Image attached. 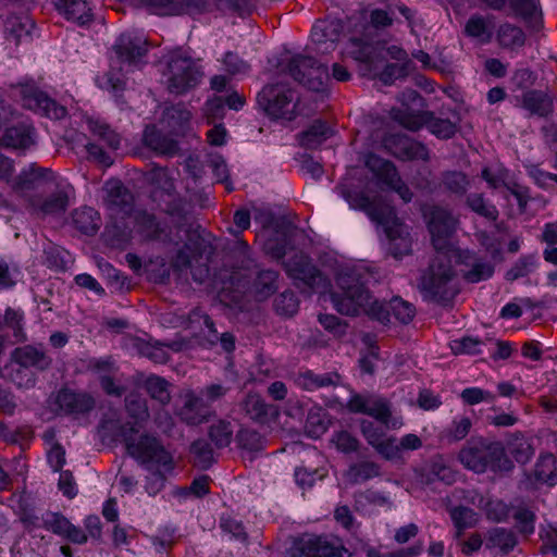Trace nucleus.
I'll list each match as a JSON object with an SVG mask.
<instances>
[{
    "label": "nucleus",
    "mask_w": 557,
    "mask_h": 557,
    "mask_svg": "<svg viewBox=\"0 0 557 557\" xmlns=\"http://www.w3.org/2000/svg\"><path fill=\"white\" fill-rule=\"evenodd\" d=\"M171 219V225L164 227L157 216L147 211H139L135 216L138 233L147 240L178 245L183 244L171 261V267L180 275L190 272L191 278L197 283L206 282L210 276V269L203 260L206 243L199 232L190 212L186 210V201L175 198L165 202V206H157Z\"/></svg>",
    "instance_id": "nucleus-1"
},
{
    "label": "nucleus",
    "mask_w": 557,
    "mask_h": 557,
    "mask_svg": "<svg viewBox=\"0 0 557 557\" xmlns=\"http://www.w3.org/2000/svg\"><path fill=\"white\" fill-rule=\"evenodd\" d=\"M372 276L363 268L342 269L336 275L339 293H332L331 299L336 310L345 315H358L361 311L383 324L389 322L391 313L403 324H408L416 315L412 304L394 297L388 305L372 300L368 288Z\"/></svg>",
    "instance_id": "nucleus-2"
},
{
    "label": "nucleus",
    "mask_w": 557,
    "mask_h": 557,
    "mask_svg": "<svg viewBox=\"0 0 557 557\" xmlns=\"http://www.w3.org/2000/svg\"><path fill=\"white\" fill-rule=\"evenodd\" d=\"M455 272L451 265V256L436 253L428 269L423 272L419 288L424 297L442 306H449L459 289L453 283Z\"/></svg>",
    "instance_id": "nucleus-3"
},
{
    "label": "nucleus",
    "mask_w": 557,
    "mask_h": 557,
    "mask_svg": "<svg viewBox=\"0 0 557 557\" xmlns=\"http://www.w3.org/2000/svg\"><path fill=\"white\" fill-rule=\"evenodd\" d=\"M136 433L137 430L129 423L120 429V435L129 456L144 465L172 466V455L156 436L147 433L136 436Z\"/></svg>",
    "instance_id": "nucleus-4"
},
{
    "label": "nucleus",
    "mask_w": 557,
    "mask_h": 557,
    "mask_svg": "<svg viewBox=\"0 0 557 557\" xmlns=\"http://www.w3.org/2000/svg\"><path fill=\"white\" fill-rule=\"evenodd\" d=\"M422 213L432 238L436 253H455L450 238L456 232L458 219L447 208L437 205H425Z\"/></svg>",
    "instance_id": "nucleus-5"
},
{
    "label": "nucleus",
    "mask_w": 557,
    "mask_h": 557,
    "mask_svg": "<svg viewBox=\"0 0 557 557\" xmlns=\"http://www.w3.org/2000/svg\"><path fill=\"white\" fill-rule=\"evenodd\" d=\"M283 264L287 274L296 281V286L304 292L308 289V292L324 293L330 286L327 277L302 252H296Z\"/></svg>",
    "instance_id": "nucleus-6"
},
{
    "label": "nucleus",
    "mask_w": 557,
    "mask_h": 557,
    "mask_svg": "<svg viewBox=\"0 0 557 557\" xmlns=\"http://www.w3.org/2000/svg\"><path fill=\"white\" fill-rule=\"evenodd\" d=\"M289 75L309 90L321 91L329 81L327 67L313 57L297 54L287 65Z\"/></svg>",
    "instance_id": "nucleus-7"
},
{
    "label": "nucleus",
    "mask_w": 557,
    "mask_h": 557,
    "mask_svg": "<svg viewBox=\"0 0 557 557\" xmlns=\"http://www.w3.org/2000/svg\"><path fill=\"white\" fill-rule=\"evenodd\" d=\"M398 124L410 132H417L423 126L438 138L449 139L458 132V124L448 119L435 117L432 111H424L418 114L403 113L396 111Z\"/></svg>",
    "instance_id": "nucleus-8"
},
{
    "label": "nucleus",
    "mask_w": 557,
    "mask_h": 557,
    "mask_svg": "<svg viewBox=\"0 0 557 557\" xmlns=\"http://www.w3.org/2000/svg\"><path fill=\"white\" fill-rule=\"evenodd\" d=\"M499 454L500 442L479 437L468 441L460 449L458 458L466 468L482 473L490 467L492 458Z\"/></svg>",
    "instance_id": "nucleus-9"
},
{
    "label": "nucleus",
    "mask_w": 557,
    "mask_h": 557,
    "mask_svg": "<svg viewBox=\"0 0 557 557\" xmlns=\"http://www.w3.org/2000/svg\"><path fill=\"white\" fill-rule=\"evenodd\" d=\"M292 89L283 84H269L258 94L257 101L269 115L292 119L294 111Z\"/></svg>",
    "instance_id": "nucleus-10"
},
{
    "label": "nucleus",
    "mask_w": 557,
    "mask_h": 557,
    "mask_svg": "<svg viewBox=\"0 0 557 557\" xmlns=\"http://www.w3.org/2000/svg\"><path fill=\"white\" fill-rule=\"evenodd\" d=\"M384 148L401 161H429L430 153L426 146L405 134H389L383 138Z\"/></svg>",
    "instance_id": "nucleus-11"
},
{
    "label": "nucleus",
    "mask_w": 557,
    "mask_h": 557,
    "mask_svg": "<svg viewBox=\"0 0 557 557\" xmlns=\"http://www.w3.org/2000/svg\"><path fill=\"white\" fill-rule=\"evenodd\" d=\"M168 71L170 73L169 90L173 94L181 95L198 83L199 72L190 58L171 57Z\"/></svg>",
    "instance_id": "nucleus-12"
},
{
    "label": "nucleus",
    "mask_w": 557,
    "mask_h": 557,
    "mask_svg": "<svg viewBox=\"0 0 557 557\" xmlns=\"http://www.w3.org/2000/svg\"><path fill=\"white\" fill-rule=\"evenodd\" d=\"M338 190L351 208L364 211L377 224L394 218V208L387 203L371 200L366 194L351 191L346 186H339Z\"/></svg>",
    "instance_id": "nucleus-13"
},
{
    "label": "nucleus",
    "mask_w": 557,
    "mask_h": 557,
    "mask_svg": "<svg viewBox=\"0 0 557 557\" xmlns=\"http://www.w3.org/2000/svg\"><path fill=\"white\" fill-rule=\"evenodd\" d=\"M52 186H57L52 171L33 164L28 171L22 172L15 178L13 188L22 195H27L33 191L45 193Z\"/></svg>",
    "instance_id": "nucleus-14"
},
{
    "label": "nucleus",
    "mask_w": 557,
    "mask_h": 557,
    "mask_svg": "<svg viewBox=\"0 0 557 557\" xmlns=\"http://www.w3.org/2000/svg\"><path fill=\"white\" fill-rule=\"evenodd\" d=\"M145 178L153 186L151 198L157 206H165V202L181 198L176 193L174 181L169 175L166 168L151 164L150 169L145 172Z\"/></svg>",
    "instance_id": "nucleus-15"
},
{
    "label": "nucleus",
    "mask_w": 557,
    "mask_h": 557,
    "mask_svg": "<svg viewBox=\"0 0 557 557\" xmlns=\"http://www.w3.org/2000/svg\"><path fill=\"white\" fill-rule=\"evenodd\" d=\"M344 33V24L338 18L319 20L313 25L311 37L322 53L335 49Z\"/></svg>",
    "instance_id": "nucleus-16"
},
{
    "label": "nucleus",
    "mask_w": 557,
    "mask_h": 557,
    "mask_svg": "<svg viewBox=\"0 0 557 557\" xmlns=\"http://www.w3.org/2000/svg\"><path fill=\"white\" fill-rule=\"evenodd\" d=\"M21 95L25 106L33 110H39L50 119L60 120L66 115V109L59 106L53 99L45 92L38 90L33 85H21Z\"/></svg>",
    "instance_id": "nucleus-17"
},
{
    "label": "nucleus",
    "mask_w": 557,
    "mask_h": 557,
    "mask_svg": "<svg viewBox=\"0 0 557 557\" xmlns=\"http://www.w3.org/2000/svg\"><path fill=\"white\" fill-rule=\"evenodd\" d=\"M292 557H350L343 546H336L321 537L300 541L294 548Z\"/></svg>",
    "instance_id": "nucleus-18"
},
{
    "label": "nucleus",
    "mask_w": 557,
    "mask_h": 557,
    "mask_svg": "<svg viewBox=\"0 0 557 557\" xmlns=\"http://www.w3.org/2000/svg\"><path fill=\"white\" fill-rule=\"evenodd\" d=\"M213 413L214 412L210 405L202 396H197L194 393H187L185 396V403L178 411V417L188 425H199L208 422Z\"/></svg>",
    "instance_id": "nucleus-19"
},
{
    "label": "nucleus",
    "mask_w": 557,
    "mask_h": 557,
    "mask_svg": "<svg viewBox=\"0 0 557 557\" xmlns=\"http://www.w3.org/2000/svg\"><path fill=\"white\" fill-rule=\"evenodd\" d=\"M104 203L113 212L128 213L133 209L134 196L119 180H110L104 184Z\"/></svg>",
    "instance_id": "nucleus-20"
},
{
    "label": "nucleus",
    "mask_w": 557,
    "mask_h": 557,
    "mask_svg": "<svg viewBox=\"0 0 557 557\" xmlns=\"http://www.w3.org/2000/svg\"><path fill=\"white\" fill-rule=\"evenodd\" d=\"M11 360L20 366V369L16 370V374H21L23 370H27L29 368L45 371L52 363V359L47 356L45 351L39 350L32 345L16 347L11 354Z\"/></svg>",
    "instance_id": "nucleus-21"
},
{
    "label": "nucleus",
    "mask_w": 557,
    "mask_h": 557,
    "mask_svg": "<svg viewBox=\"0 0 557 557\" xmlns=\"http://www.w3.org/2000/svg\"><path fill=\"white\" fill-rule=\"evenodd\" d=\"M57 404L66 413L82 414L92 410L96 401L88 393L63 388L58 393Z\"/></svg>",
    "instance_id": "nucleus-22"
},
{
    "label": "nucleus",
    "mask_w": 557,
    "mask_h": 557,
    "mask_svg": "<svg viewBox=\"0 0 557 557\" xmlns=\"http://www.w3.org/2000/svg\"><path fill=\"white\" fill-rule=\"evenodd\" d=\"M384 227V232L389 240V251L395 258H400L410 252V239L405 235L403 223L396 215L386 223H380Z\"/></svg>",
    "instance_id": "nucleus-23"
},
{
    "label": "nucleus",
    "mask_w": 557,
    "mask_h": 557,
    "mask_svg": "<svg viewBox=\"0 0 557 557\" xmlns=\"http://www.w3.org/2000/svg\"><path fill=\"white\" fill-rule=\"evenodd\" d=\"M240 409L252 421L265 424L277 416L274 406L268 405L259 394H248L239 404Z\"/></svg>",
    "instance_id": "nucleus-24"
},
{
    "label": "nucleus",
    "mask_w": 557,
    "mask_h": 557,
    "mask_svg": "<svg viewBox=\"0 0 557 557\" xmlns=\"http://www.w3.org/2000/svg\"><path fill=\"white\" fill-rule=\"evenodd\" d=\"M29 205L35 212L42 215L59 214L66 211L69 196L64 190L54 191L45 199L41 195L36 194L29 198Z\"/></svg>",
    "instance_id": "nucleus-25"
},
{
    "label": "nucleus",
    "mask_w": 557,
    "mask_h": 557,
    "mask_svg": "<svg viewBox=\"0 0 557 557\" xmlns=\"http://www.w3.org/2000/svg\"><path fill=\"white\" fill-rule=\"evenodd\" d=\"M366 166L374 174V176L387 187H392L395 183L400 182L399 173L395 164L374 153H370L366 159Z\"/></svg>",
    "instance_id": "nucleus-26"
},
{
    "label": "nucleus",
    "mask_w": 557,
    "mask_h": 557,
    "mask_svg": "<svg viewBox=\"0 0 557 557\" xmlns=\"http://www.w3.org/2000/svg\"><path fill=\"white\" fill-rule=\"evenodd\" d=\"M190 117L191 113L186 107L183 103H177L164 109L162 123L166 125L171 134L183 136L188 129Z\"/></svg>",
    "instance_id": "nucleus-27"
},
{
    "label": "nucleus",
    "mask_w": 557,
    "mask_h": 557,
    "mask_svg": "<svg viewBox=\"0 0 557 557\" xmlns=\"http://www.w3.org/2000/svg\"><path fill=\"white\" fill-rule=\"evenodd\" d=\"M144 143L147 147L163 156L172 157L180 152L177 141L161 133L154 125L145 128Z\"/></svg>",
    "instance_id": "nucleus-28"
},
{
    "label": "nucleus",
    "mask_w": 557,
    "mask_h": 557,
    "mask_svg": "<svg viewBox=\"0 0 557 557\" xmlns=\"http://www.w3.org/2000/svg\"><path fill=\"white\" fill-rule=\"evenodd\" d=\"M518 544V537L512 530L494 528L487 532L485 546L488 549H498L508 555Z\"/></svg>",
    "instance_id": "nucleus-29"
},
{
    "label": "nucleus",
    "mask_w": 557,
    "mask_h": 557,
    "mask_svg": "<svg viewBox=\"0 0 557 557\" xmlns=\"http://www.w3.org/2000/svg\"><path fill=\"white\" fill-rule=\"evenodd\" d=\"M55 8L62 12L67 20H72L79 25H85L91 21L90 9L86 0H53Z\"/></svg>",
    "instance_id": "nucleus-30"
},
{
    "label": "nucleus",
    "mask_w": 557,
    "mask_h": 557,
    "mask_svg": "<svg viewBox=\"0 0 557 557\" xmlns=\"http://www.w3.org/2000/svg\"><path fill=\"white\" fill-rule=\"evenodd\" d=\"M72 221L74 226L86 235H95L101 226L99 213L90 207L75 209L72 213Z\"/></svg>",
    "instance_id": "nucleus-31"
},
{
    "label": "nucleus",
    "mask_w": 557,
    "mask_h": 557,
    "mask_svg": "<svg viewBox=\"0 0 557 557\" xmlns=\"http://www.w3.org/2000/svg\"><path fill=\"white\" fill-rule=\"evenodd\" d=\"M332 135V131L322 120H315L299 137V144L307 149H314Z\"/></svg>",
    "instance_id": "nucleus-32"
},
{
    "label": "nucleus",
    "mask_w": 557,
    "mask_h": 557,
    "mask_svg": "<svg viewBox=\"0 0 557 557\" xmlns=\"http://www.w3.org/2000/svg\"><path fill=\"white\" fill-rule=\"evenodd\" d=\"M114 51L121 61L135 62L137 59L146 54L147 48L145 42L134 39L131 36H120L114 45Z\"/></svg>",
    "instance_id": "nucleus-33"
},
{
    "label": "nucleus",
    "mask_w": 557,
    "mask_h": 557,
    "mask_svg": "<svg viewBox=\"0 0 557 557\" xmlns=\"http://www.w3.org/2000/svg\"><path fill=\"white\" fill-rule=\"evenodd\" d=\"M523 107L532 114L547 116L553 112V98L541 90H530L523 94Z\"/></svg>",
    "instance_id": "nucleus-34"
},
{
    "label": "nucleus",
    "mask_w": 557,
    "mask_h": 557,
    "mask_svg": "<svg viewBox=\"0 0 557 557\" xmlns=\"http://www.w3.org/2000/svg\"><path fill=\"white\" fill-rule=\"evenodd\" d=\"M381 474V467L370 460L351 463L345 472V479L350 484H359Z\"/></svg>",
    "instance_id": "nucleus-35"
},
{
    "label": "nucleus",
    "mask_w": 557,
    "mask_h": 557,
    "mask_svg": "<svg viewBox=\"0 0 557 557\" xmlns=\"http://www.w3.org/2000/svg\"><path fill=\"white\" fill-rule=\"evenodd\" d=\"M171 383L162 376L151 374L149 375L143 387L151 399L158 401L162 407L171 403Z\"/></svg>",
    "instance_id": "nucleus-36"
},
{
    "label": "nucleus",
    "mask_w": 557,
    "mask_h": 557,
    "mask_svg": "<svg viewBox=\"0 0 557 557\" xmlns=\"http://www.w3.org/2000/svg\"><path fill=\"white\" fill-rule=\"evenodd\" d=\"M278 274L273 270L259 271L253 282V294L258 301H263L277 289Z\"/></svg>",
    "instance_id": "nucleus-37"
},
{
    "label": "nucleus",
    "mask_w": 557,
    "mask_h": 557,
    "mask_svg": "<svg viewBox=\"0 0 557 557\" xmlns=\"http://www.w3.org/2000/svg\"><path fill=\"white\" fill-rule=\"evenodd\" d=\"M534 478L537 482L549 486L557 484V459L553 454L540 456L534 468Z\"/></svg>",
    "instance_id": "nucleus-38"
},
{
    "label": "nucleus",
    "mask_w": 557,
    "mask_h": 557,
    "mask_svg": "<svg viewBox=\"0 0 557 557\" xmlns=\"http://www.w3.org/2000/svg\"><path fill=\"white\" fill-rule=\"evenodd\" d=\"M399 100L401 106L391 110V117L398 123L396 119V111L403 113L418 114L424 112L423 108L426 107L424 98L414 89H407L401 92Z\"/></svg>",
    "instance_id": "nucleus-39"
},
{
    "label": "nucleus",
    "mask_w": 557,
    "mask_h": 557,
    "mask_svg": "<svg viewBox=\"0 0 557 557\" xmlns=\"http://www.w3.org/2000/svg\"><path fill=\"white\" fill-rule=\"evenodd\" d=\"M0 144L7 148L25 149L33 144V139L28 128L20 125L7 128Z\"/></svg>",
    "instance_id": "nucleus-40"
},
{
    "label": "nucleus",
    "mask_w": 557,
    "mask_h": 557,
    "mask_svg": "<svg viewBox=\"0 0 557 557\" xmlns=\"http://www.w3.org/2000/svg\"><path fill=\"white\" fill-rule=\"evenodd\" d=\"M235 441L239 449L250 454L261 451L265 445V438L259 432L249 428H242L237 432Z\"/></svg>",
    "instance_id": "nucleus-41"
},
{
    "label": "nucleus",
    "mask_w": 557,
    "mask_h": 557,
    "mask_svg": "<svg viewBox=\"0 0 557 557\" xmlns=\"http://www.w3.org/2000/svg\"><path fill=\"white\" fill-rule=\"evenodd\" d=\"M509 454L519 462L527 463L534 454V448L521 433H515L507 444Z\"/></svg>",
    "instance_id": "nucleus-42"
},
{
    "label": "nucleus",
    "mask_w": 557,
    "mask_h": 557,
    "mask_svg": "<svg viewBox=\"0 0 557 557\" xmlns=\"http://www.w3.org/2000/svg\"><path fill=\"white\" fill-rule=\"evenodd\" d=\"M476 513L467 506H457L450 510V518L456 528V539H460L466 529L474 527Z\"/></svg>",
    "instance_id": "nucleus-43"
},
{
    "label": "nucleus",
    "mask_w": 557,
    "mask_h": 557,
    "mask_svg": "<svg viewBox=\"0 0 557 557\" xmlns=\"http://www.w3.org/2000/svg\"><path fill=\"white\" fill-rule=\"evenodd\" d=\"M29 27H32V23L28 18L11 15L5 20L4 33L8 39H12L15 45H18L23 36L29 35Z\"/></svg>",
    "instance_id": "nucleus-44"
},
{
    "label": "nucleus",
    "mask_w": 557,
    "mask_h": 557,
    "mask_svg": "<svg viewBox=\"0 0 557 557\" xmlns=\"http://www.w3.org/2000/svg\"><path fill=\"white\" fill-rule=\"evenodd\" d=\"M190 454L194 458V463L200 469H208L214 461L213 450L206 440L199 438L190 445Z\"/></svg>",
    "instance_id": "nucleus-45"
},
{
    "label": "nucleus",
    "mask_w": 557,
    "mask_h": 557,
    "mask_svg": "<svg viewBox=\"0 0 557 557\" xmlns=\"http://www.w3.org/2000/svg\"><path fill=\"white\" fill-rule=\"evenodd\" d=\"M524 34L520 27L511 24H504L497 32V40L504 48H517L524 44Z\"/></svg>",
    "instance_id": "nucleus-46"
},
{
    "label": "nucleus",
    "mask_w": 557,
    "mask_h": 557,
    "mask_svg": "<svg viewBox=\"0 0 557 557\" xmlns=\"http://www.w3.org/2000/svg\"><path fill=\"white\" fill-rule=\"evenodd\" d=\"M208 435L216 448H225L231 444L233 438L232 423L230 421L219 420L209 428Z\"/></svg>",
    "instance_id": "nucleus-47"
},
{
    "label": "nucleus",
    "mask_w": 557,
    "mask_h": 557,
    "mask_svg": "<svg viewBox=\"0 0 557 557\" xmlns=\"http://www.w3.org/2000/svg\"><path fill=\"white\" fill-rule=\"evenodd\" d=\"M442 184L446 190L461 197L467 193L470 182L460 171H447L443 173Z\"/></svg>",
    "instance_id": "nucleus-48"
},
{
    "label": "nucleus",
    "mask_w": 557,
    "mask_h": 557,
    "mask_svg": "<svg viewBox=\"0 0 557 557\" xmlns=\"http://www.w3.org/2000/svg\"><path fill=\"white\" fill-rule=\"evenodd\" d=\"M467 205L473 212L490 221L495 222L498 219V210L495 206L488 205L485 201L483 194L469 195L467 197Z\"/></svg>",
    "instance_id": "nucleus-49"
},
{
    "label": "nucleus",
    "mask_w": 557,
    "mask_h": 557,
    "mask_svg": "<svg viewBox=\"0 0 557 557\" xmlns=\"http://www.w3.org/2000/svg\"><path fill=\"white\" fill-rule=\"evenodd\" d=\"M273 307L277 314L293 317L298 311L299 300L294 292L285 290L275 297Z\"/></svg>",
    "instance_id": "nucleus-50"
},
{
    "label": "nucleus",
    "mask_w": 557,
    "mask_h": 557,
    "mask_svg": "<svg viewBox=\"0 0 557 557\" xmlns=\"http://www.w3.org/2000/svg\"><path fill=\"white\" fill-rule=\"evenodd\" d=\"M293 226L290 224L282 223V236L283 238H269L264 244V250L271 255L274 259H282L286 255L287 239L286 237L292 235Z\"/></svg>",
    "instance_id": "nucleus-51"
},
{
    "label": "nucleus",
    "mask_w": 557,
    "mask_h": 557,
    "mask_svg": "<svg viewBox=\"0 0 557 557\" xmlns=\"http://www.w3.org/2000/svg\"><path fill=\"white\" fill-rule=\"evenodd\" d=\"M125 408L128 414L136 420L149 418L147 400L138 393L132 392L125 397Z\"/></svg>",
    "instance_id": "nucleus-52"
},
{
    "label": "nucleus",
    "mask_w": 557,
    "mask_h": 557,
    "mask_svg": "<svg viewBox=\"0 0 557 557\" xmlns=\"http://www.w3.org/2000/svg\"><path fill=\"white\" fill-rule=\"evenodd\" d=\"M351 42L357 47V49L350 52L354 60L363 64L364 69L362 71L366 74L367 72L372 71L373 66V49L371 48L370 42H363L362 39L352 38Z\"/></svg>",
    "instance_id": "nucleus-53"
},
{
    "label": "nucleus",
    "mask_w": 557,
    "mask_h": 557,
    "mask_svg": "<svg viewBox=\"0 0 557 557\" xmlns=\"http://www.w3.org/2000/svg\"><path fill=\"white\" fill-rule=\"evenodd\" d=\"M466 33L471 37L481 38L483 41H488L492 37V30L487 21L482 16H472L466 24Z\"/></svg>",
    "instance_id": "nucleus-54"
},
{
    "label": "nucleus",
    "mask_w": 557,
    "mask_h": 557,
    "mask_svg": "<svg viewBox=\"0 0 557 557\" xmlns=\"http://www.w3.org/2000/svg\"><path fill=\"white\" fill-rule=\"evenodd\" d=\"M304 386L308 389L324 387L330 385H337L339 380L338 374H315L311 371L302 374Z\"/></svg>",
    "instance_id": "nucleus-55"
},
{
    "label": "nucleus",
    "mask_w": 557,
    "mask_h": 557,
    "mask_svg": "<svg viewBox=\"0 0 557 557\" xmlns=\"http://www.w3.org/2000/svg\"><path fill=\"white\" fill-rule=\"evenodd\" d=\"M89 129L97 136H99L102 140H104L108 146L112 149H117L120 146V136L110 128L107 124H101L97 121H89Z\"/></svg>",
    "instance_id": "nucleus-56"
},
{
    "label": "nucleus",
    "mask_w": 557,
    "mask_h": 557,
    "mask_svg": "<svg viewBox=\"0 0 557 557\" xmlns=\"http://www.w3.org/2000/svg\"><path fill=\"white\" fill-rule=\"evenodd\" d=\"M306 431L312 437H319L326 432L329 428V420L325 413L309 412L306 420Z\"/></svg>",
    "instance_id": "nucleus-57"
},
{
    "label": "nucleus",
    "mask_w": 557,
    "mask_h": 557,
    "mask_svg": "<svg viewBox=\"0 0 557 557\" xmlns=\"http://www.w3.org/2000/svg\"><path fill=\"white\" fill-rule=\"evenodd\" d=\"M134 346L140 356L146 357L156 363H164L166 361V352L160 347L152 346L151 344L138 338L135 341Z\"/></svg>",
    "instance_id": "nucleus-58"
},
{
    "label": "nucleus",
    "mask_w": 557,
    "mask_h": 557,
    "mask_svg": "<svg viewBox=\"0 0 557 557\" xmlns=\"http://www.w3.org/2000/svg\"><path fill=\"white\" fill-rule=\"evenodd\" d=\"M519 532L525 536L534 532L535 513L528 508H518L513 513Z\"/></svg>",
    "instance_id": "nucleus-59"
},
{
    "label": "nucleus",
    "mask_w": 557,
    "mask_h": 557,
    "mask_svg": "<svg viewBox=\"0 0 557 557\" xmlns=\"http://www.w3.org/2000/svg\"><path fill=\"white\" fill-rule=\"evenodd\" d=\"M408 62L403 64L389 63L380 74V81L384 85L393 84L397 78L406 77L408 74Z\"/></svg>",
    "instance_id": "nucleus-60"
},
{
    "label": "nucleus",
    "mask_w": 557,
    "mask_h": 557,
    "mask_svg": "<svg viewBox=\"0 0 557 557\" xmlns=\"http://www.w3.org/2000/svg\"><path fill=\"white\" fill-rule=\"evenodd\" d=\"M494 273V267L490 263L478 262L472 268L465 272L463 278L469 283H478L482 280L491 277Z\"/></svg>",
    "instance_id": "nucleus-61"
},
{
    "label": "nucleus",
    "mask_w": 557,
    "mask_h": 557,
    "mask_svg": "<svg viewBox=\"0 0 557 557\" xmlns=\"http://www.w3.org/2000/svg\"><path fill=\"white\" fill-rule=\"evenodd\" d=\"M334 443L337 449L345 454L357 451L360 445L358 438L352 436L347 431H341L336 433Z\"/></svg>",
    "instance_id": "nucleus-62"
},
{
    "label": "nucleus",
    "mask_w": 557,
    "mask_h": 557,
    "mask_svg": "<svg viewBox=\"0 0 557 557\" xmlns=\"http://www.w3.org/2000/svg\"><path fill=\"white\" fill-rule=\"evenodd\" d=\"M367 414L375 418L377 421L385 425L388 424V421L392 417L388 404L382 399L369 403Z\"/></svg>",
    "instance_id": "nucleus-63"
},
{
    "label": "nucleus",
    "mask_w": 557,
    "mask_h": 557,
    "mask_svg": "<svg viewBox=\"0 0 557 557\" xmlns=\"http://www.w3.org/2000/svg\"><path fill=\"white\" fill-rule=\"evenodd\" d=\"M375 450L385 459H394L398 457L400 446L396 443L394 437H383L376 445L373 446Z\"/></svg>",
    "instance_id": "nucleus-64"
}]
</instances>
